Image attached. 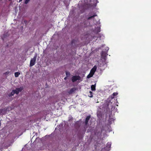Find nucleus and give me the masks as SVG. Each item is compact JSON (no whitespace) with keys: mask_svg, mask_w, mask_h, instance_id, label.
Segmentation results:
<instances>
[{"mask_svg":"<svg viewBox=\"0 0 151 151\" xmlns=\"http://www.w3.org/2000/svg\"><path fill=\"white\" fill-rule=\"evenodd\" d=\"M36 56H35L33 58L31 59L29 65L30 66H32L35 65L36 60Z\"/></svg>","mask_w":151,"mask_h":151,"instance_id":"nucleus-1","label":"nucleus"},{"mask_svg":"<svg viewBox=\"0 0 151 151\" xmlns=\"http://www.w3.org/2000/svg\"><path fill=\"white\" fill-rule=\"evenodd\" d=\"M23 88L21 87L19 88H17L15 90H13V91L14 92V94H19V92H21L23 90Z\"/></svg>","mask_w":151,"mask_h":151,"instance_id":"nucleus-2","label":"nucleus"},{"mask_svg":"<svg viewBox=\"0 0 151 151\" xmlns=\"http://www.w3.org/2000/svg\"><path fill=\"white\" fill-rule=\"evenodd\" d=\"M81 78L79 76H73L72 78V81L74 82L77 80H79Z\"/></svg>","mask_w":151,"mask_h":151,"instance_id":"nucleus-3","label":"nucleus"},{"mask_svg":"<svg viewBox=\"0 0 151 151\" xmlns=\"http://www.w3.org/2000/svg\"><path fill=\"white\" fill-rule=\"evenodd\" d=\"M76 90L77 88H76L75 87H73L68 91V93L69 94H71L73 93Z\"/></svg>","mask_w":151,"mask_h":151,"instance_id":"nucleus-4","label":"nucleus"},{"mask_svg":"<svg viewBox=\"0 0 151 151\" xmlns=\"http://www.w3.org/2000/svg\"><path fill=\"white\" fill-rule=\"evenodd\" d=\"M97 68L96 66H94L93 68L91 70L90 73L94 75L95 72L96 71Z\"/></svg>","mask_w":151,"mask_h":151,"instance_id":"nucleus-5","label":"nucleus"},{"mask_svg":"<svg viewBox=\"0 0 151 151\" xmlns=\"http://www.w3.org/2000/svg\"><path fill=\"white\" fill-rule=\"evenodd\" d=\"M90 117V116H88L86 117L85 121V124L86 126L88 124V121Z\"/></svg>","mask_w":151,"mask_h":151,"instance_id":"nucleus-6","label":"nucleus"},{"mask_svg":"<svg viewBox=\"0 0 151 151\" xmlns=\"http://www.w3.org/2000/svg\"><path fill=\"white\" fill-rule=\"evenodd\" d=\"M89 15L90 16L89 17H88L87 18V20H90L92 18H94L96 16H97V14H95L93 15L92 16H91V14H89Z\"/></svg>","mask_w":151,"mask_h":151,"instance_id":"nucleus-7","label":"nucleus"},{"mask_svg":"<svg viewBox=\"0 0 151 151\" xmlns=\"http://www.w3.org/2000/svg\"><path fill=\"white\" fill-rule=\"evenodd\" d=\"M106 55H107V54L104 51L102 52L101 55V56L102 57L104 58H105L106 56Z\"/></svg>","mask_w":151,"mask_h":151,"instance_id":"nucleus-8","label":"nucleus"},{"mask_svg":"<svg viewBox=\"0 0 151 151\" xmlns=\"http://www.w3.org/2000/svg\"><path fill=\"white\" fill-rule=\"evenodd\" d=\"M118 94V93L116 92L114 93L111 96V99H113L114 98V96H116Z\"/></svg>","mask_w":151,"mask_h":151,"instance_id":"nucleus-9","label":"nucleus"},{"mask_svg":"<svg viewBox=\"0 0 151 151\" xmlns=\"http://www.w3.org/2000/svg\"><path fill=\"white\" fill-rule=\"evenodd\" d=\"M96 31L97 32V33H98L99 32H100L101 29L100 27H97L95 29Z\"/></svg>","mask_w":151,"mask_h":151,"instance_id":"nucleus-10","label":"nucleus"},{"mask_svg":"<svg viewBox=\"0 0 151 151\" xmlns=\"http://www.w3.org/2000/svg\"><path fill=\"white\" fill-rule=\"evenodd\" d=\"M93 74H92L90 72L89 74L87 76V78H90L93 76Z\"/></svg>","mask_w":151,"mask_h":151,"instance_id":"nucleus-11","label":"nucleus"},{"mask_svg":"<svg viewBox=\"0 0 151 151\" xmlns=\"http://www.w3.org/2000/svg\"><path fill=\"white\" fill-rule=\"evenodd\" d=\"M91 90L92 91H95L96 90L95 86L94 85H92L91 87Z\"/></svg>","mask_w":151,"mask_h":151,"instance_id":"nucleus-12","label":"nucleus"},{"mask_svg":"<svg viewBox=\"0 0 151 151\" xmlns=\"http://www.w3.org/2000/svg\"><path fill=\"white\" fill-rule=\"evenodd\" d=\"M20 74V73L19 72H15L14 73V75L16 77H18L19 75Z\"/></svg>","mask_w":151,"mask_h":151,"instance_id":"nucleus-13","label":"nucleus"},{"mask_svg":"<svg viewBox=\"0 0 151 151\" xmlns=\"http://www.w3.org/2000/svg\"><path fill=\"white\" fill-rule=\"evenodd\" d=\"M14 92L13 91V90L9 94V97H11L12 96H13L14 95Z\"/></svg>","mask_w":151,"mask_h":151,"instance_id":"nucleus-14","label":"nucleus"},{"mask_svg":"<svg viewBox=\"0 0 151 151\" xmlns=\"http://www.w3.org/2000/svg\"><path fill=\"white\" fill-rule=\"evenodd\" d=\"M65 73L66 76L67 77L69 76L70 75V73L68 71H66Z\"/></svg>","mask_w":151,"mask_h":151,"instance_id":"nucleus-15","label":"nucleus"},{"mask_svg":"<svg viewBox=\"0 0 151 151\" xmlns=\"http://www.w3.org/2000/svg\"><path fill=\"white\" fill-rule=\"evenodd\" d=\"M111 144L110 143L108 142V143H107L106 147H108L109 148H110L111 147Z\"/></svg>","mask_w":151,"mask_h":151,"instance_id":"nucleus-16","label":"nucleus"},{"mask_svg":"<svg viewBox=\"0 0 151 151\" xmlns=\"http://www.w3.org/2000/svg\"><path fill=\"white\" fill-rule=\"evenodd\" d=\"M89 93H90V95L88 96L90 97H93L92 92L91 91H90Z\"/></svg>","mask_w":151,"mask_h":151,"instance_id":"nucleus-17","label":"nucleus"},{"mask_svg":"<svg viewBox=\"0 0 151 151\" xmlns=\"http://www.w3.org/2000/svg\"><path fill=\"white\" fill-rule=\"evenodd\" d=\"M30 0H25L24 1V3L25 4H27L28 2L30 1Z\"/></svg>","mask_w":151,"mask_h":151,"instance_id":"nucleus-18","label":"nucleus"},{"mask_svg":"<svg viewBox=\"0 0 151 151\" xmlns=\"http://www.w3.org/2000/svg\"><path fill=\"white\" fill-rule=\"evenodd\" d=\"M4 110V109H0V114L2 113Z\"/></svg>","mask_w":151,"mask_h":151,"instance_id":"nucleus-19","label":"nucleus"},{"mask_svg":"<svg viewBox=\"0 0 151 151\" xmlns=\"http://www.w3.org/2000/svg\"><path fill=\"white\" fill-rule=\"evenodd\" d=\"M75 41V40H72L71 42V44H73L74 43Z\"/></svg>","mask_w":151,"mask_h":151,"instance_id":"nucleus-20","label":"nucleus"},{"mask_svg":"<svg viewBox=\"0 0 151 151\" xmlns=\"http://www.w3.org/2000/svg\"><path fill=\"white\" fill-rule=\"evenodd\" d=\"M9 73V72H8V73L7 72H6V73H5V74H8Z\"/></svg>","mask_w":151,"mask_h":151,"instance_id":"nucleus-21","label":"nucleus"},{"mask_svg":"<svg viewBox=\"0 0 151 151\" xmlns=\"http://www.w3.org/2000/svg\"><path fill=\"white\" fill-rule=\"evenodd\" d=\"M22 0H19V2H20Z\"/></svg>","mask_w":151,"mask_h":151,"instance_id":"nucleus-22","label":"nucleus"},{"mask_svg":"<svg viewBox=\"0 0 151 151\" xmlns=\"http://www.w3.org/2000/svg\"><path fill=\"white\" fill-rule=\"evenodd\" d=\"M1 122H0V126H1Z\"/></svg>","mask_w":151,"mask_h":151,"instance_id":"nucleus-23","label":"nucleus"},{"mask_svg":"<svg viewBox=\"0 0 151 151\" xmlns=\"http://www.w3.org/2000/svg\"><path fill=\"white\" fill-rule=\"evenodd\" d=\"M9 1H11L12 0H8Z\"/></svg>","mask_w":151,"mask_h":151,"instance_id":"nucleus-24","label":"nucleus"},{"mask_svg":"<svg viewBox=\"0 0 151 151\" xmlns=\"http://www.w3.org/2000/svg\"><path fill=\"white\" fill-rule=\"evenodd\" d=\"M65 79H66V77H65V78H64Z\"/></svg>","mask_w":151,"mask_h":151,"instance_id":"nucleus-25","label":"nucleus"}]
</instances>
